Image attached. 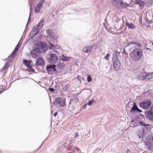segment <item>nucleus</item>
<instances>
[{
  "mask_svg": "<svg viewBox=\"0 0 153 153\" xmlns=\"http://www.w3.org/2000/svg\"><path fill=\"white\" fill-rule=\"evenodd\" d=\"M143 53V50L141 48L134 49L129 54L131 59L133 62H137L141 59Z\"/></svg>",
  "mask_w": 153,
  "mask_h": 153,
  "instance_id": "1",
  "label": "nucleus"
},
{
  "mask_svg": "<svg viewBox=\"0 0 153 153\" xmlns=\"http://www.w3.org/2000/svg\"><path fill=\"white\" fill-rule=\"evenodd\" d=\"M120 54V52H116L113 56L112 61L113 69L115 71L119 70L120 68V62L118 59L117 55Z\"/></svg>",
  "mask_w": 153,
  "mask_h": 153,
  "instance_id": "2",
  "label": "nucleus"
},
{
  "mask_svg": "<svg viewBox=\"0 0 153 153\" xmlns=\"http://www.w3.org/2000/svg\"><path fill=\"white\" fill-rule=\"evenodd\" d=\"M151 104V100L149 99L145 100L139 103L140 107L144 109H147L149 108Z\"/></svg>",
  "mask_w": 153,
  "mask_h": 153,
  "instance_id": "3",
  "label": "nucleus"
},
{
  "mask_svg": "<svg viewBox=\"0 0 153 153\" xmlns=\"http://www.w3.org/2000/svg\"><path fill=\"white\" fill-rule=\"evenodd\" d=\"M142 46L140 44L134 42H130L127 43V45L126 47H129L130 48H132L133 47H134V49H135L136 48H140L142 47Z\"/></svg>",
  "mask_w": 153,
  "mask_h": 153,
  "instance_id": "4",
  "label": "nucleus"
},
{
  "mask_svg": "<svg viewBox=\"0 0 153 153\" xmlns=\"http://www.w3.org/2000/svg\"><path fill=\"white\" fill-rule=\"evenodd\" d=\"M58 60V57L57 55L54 54H51L50 58L48 59L49 63L51 64H55Z\"/></svg>",
  "mask_w": 153,
  "mask_h": 153,
  "instance_id": "5",
  "label": "nucleus"
},
{
  "mask_svg": "<svg viewBox=\"0 0 153 153\" xmlns=\"http://www.w3.org/2000/svg\"><path fill=\"white\" fill-rule=\"evenodd\" d=\"M53 42H52L53 44H52L51 43H49V48L53 51L57 53V50L60 49V47L58 46L57 45H56L57 42L56 43H53Z\"/></svg>",
  "mask_w": 153,
  "mask_h": 153,
  "instance_id": "6",
  "label": "nucleus"
},
{
  "mask_svg": "<svg viewBox=\"0 0 153 153\" xmlns=\"http://www.w3.org/2000/svg\"><path fill=\"white\" fill-rule=\"evenodd\" d=\"M146 141L145 142V144L148 149H151L153 143V137H149L146 138Z\"/></svg>",
  "mask_w": 153,
  "mask_h": 153,
  "instance_id": "7",
  "label": "nucleus"
},
{
  "mask_svg": "<svg viewBox=\"0 0 153 153\" xmlns=\"http://www.w3.org/2000/svg\"><path fill=\"white\" fill-rule=\"evenodd\" d=\"M46 32L50 36V38L51 39L52 42L54 41L53 43H56L57 42V36L56 35L53 36V33L52 31L50 30H46Z\"/></svg>",
  "mask_w": 153,
  "mask_h": 153,
  "instance_id": "8",
  "label": "nucleus"
},
{
  "mask_svg": "<svg viewBox=\"0 0 153 153\" xmlns=\"http://www.w3.org/2000/svg\"><path fill=\"white\" fill-rule=\"evenodd\" d=\"M44 23V20L40 21L36 26L35 27L33 28V31H36V33L39 32L40 29L42 28Z\"/></svg>",
  "mask_w": 153,
  "mask_h": 153,
  "instance_id": "9",
  "label": "nucleus"
},
{
  "mask_svg": "<svg viewBox=\"0 0 153 153\" xmlns=\"http://www.w3.org/2000/svg\"><path fill=\"white\" fill-rule=\"evenodd\" d=\"M145 116L146 118L153 121V112L150 110L145 111Z\"/></svg>",
  "mask_w": 153,
  "mask_h": 153,
  "instance_id": "10",
  "label": "nucleus"
},
{
  "mask_svg": "<svg viewBox=\"0 0 153 153\" xmlns=\"http://www.w3.org/2000/svg\"><path fill=\"white\" fill-rule=\"evenodd\" d=\"M39 48H36L32 50L31 52V56L33 58H37V57L39 53Z\"/></svg>",
  "mask_w": 153,
  "mask_h": 153,
  "instance_id": "11",
  "label": "nucleus"
},
{
  "mask_svg": "<svg viewBox=\"0 0 153 153\" xmlns=\"http://www.w3.org/2000/svg\"><path fill=\"white\" fill-rule=\"evenodd\" d=\"M94 47V45H89L84 47L82 49L83 51L85 53H90Z\"/></svg>",
  "mask_w": 153,
  "mask_h": 153,
  "instance_id": "12",
  "label": "nucleus"
},
{
  "mask_svg": "<svg viewBox=\"0 0 153 153\" xmlns=\"http://www.w3.org/2000/svg\"><path fill=\"white\" fill-rule=\"evenodd\" d=\"M56 66L55 65H48L46 67L47 71L48 72H54L56 71Z\"/></svg>",
  "mask_w": 153,
  "mask_h": 153,
  "instance_id": "13",
  "label": "nucleus"
},
{
  "mask_svg": "<svg viewBox=\"0 0 153 153\" xmlns=\"http://www.w3.org/2000/svg\"><path fill=\"white\" fill-rule=\"evenodd\" d=\"M56 102L61 107H64L65 105V100L62 98H58L56 99Z\"/></svg>",
  "mask_w": 153,
  "mask_h": 153,
  "instance_id": "14",
  "label": "nucleus"
},
{
  "mask_svg": "<svg viewBox=\"0 0 153 153\" xmlns=\"http://www.w3.org/2000/svg\"><path fill=\"white\" fill-rule=\"evenodd\" d=\"M45 64V60L42 58H39L37 59L35 63L36 66L43 65Z\"/></svg>",
  "mask_w": 153,
  "mask_h": 153,
  "instance_id": "15",
  "label": "nucleus"
},
{
  "mask_svg": "<svg viewBox=\"0 0 153 153\" xmlns=\"http://www.w3.org/2000/svg\"><path fill=\"white\" fill-rule=\"evenodd\" d=\"M23 63L28 68H31L33 66V63L31 60L27 61L26 60H24Z\"/></svg>",
  "mask_w": 153,
  "mask_h": 153,
  "instance_id": "16",
  "label": "nucleus"
},
{
  "mask_svg": "<svg viewBox=\"0 0 153 153\" xmlns=\"http://www.w3.org/2000/svg\"><path fill=\"white\" fill-rule=\"evenodd\" d=\"M44 2V0H40L35 7V10H39L42 8Z\"/></svg>",
  "mask_w": 153,
  "mask_h": 153,
  "instance_id": "17",
  "label": "nucleus"
},
{
  "mask_svg": "<svg viewBox=\"0 0 153 153\" xmlns=\"http://www.w3.org/2000/svg\"><path fill=\"white\" fill-rule=\"evenodd\" d=\"M146 74V72L140 73L137 75V78L140 80H145Z\"/></svg>",
  "mask_w": 153,
  "mask_h": 153,
  "instance_id": "18",
  "label": "nucleus"
},
{
  "mask_svg": "<svg viewBox=\"0 0 153 153\" xmlns=\"http://www.w3.org/2000/svg\"><path fill=\"white\" fill-rule=\"evenodd\" d=\"M121 1V0H114L113 1V5L116 7H120Z\"/></svg>",
  "mask_w": 153,
  "mask_h": 153,
  "instance_id": "19",
  "label": "nucleus"
},
{
  "mask_svg": "<svg viewBox=\"0 0 153 153\" xmlns=\"http://www.w3.org/2000/svg\"><path fill=\"white\" fill-rule=\"evenodd\" d=\"M38 48L39 49L40 52L41 51H42L44 52H45L47 50V48L45 45H41L39 46V48Z\"/></svg>",
  "mask_w": 153,
  "mask_h": 153,
  "instance_id": "20",
  "label": "nucleus"
},
{
  "mask_svg": "<svg viewBox=\"0 0 153 153\" xmlns=\"http://www.w3.org/2000/svg\"><path fill=\"white\" fill-rule=\"evenodd\" d=\"M137 111L139 112H142L141 110L139 109L138 108L136 105L135 104V103H134V105L132 107V108H131L130 111L131 113H132V111Z\"/></svg>",
  "mask_w": 153,
  "mask_h": 153,
  "instance_id": "21",
  "label": "nucleus"
},
{
  "mask_svg": "<svg viewBox=\"0 0 153 153\" xmlns=\"http://www.w3.org/2000/svg\"><path fill=\"white\" fill-rule=\"evenodd\" d=\"M145 76V80H146L151 79L153 77V73L147 74L146 73V74Z\"/></svg>",
  "mask_w": 153,
  "mask_h": 153,
  "instance_id": "22",
  "label": "nucleus"
},
{
  "mask_svg": "<svg viewBox=\"0 0 153 153\" xmlns=\"http://www.w3.org/2000/svg\"><path fill=\"white\" fill-rule=\"evenodd\" d=\"M65 66V64L63 61L59 62L57 65V68L62 69Z\"/></svg>",
  "mask_w": 153,
  "mask_h": 153,
  "instance_id": "23",
  "label": "nucleus"
},
{
  "mask_svg": "<svg viewBox=\"0 0 153 153\" xmlns=\"http://www.w3.org/2000/svg\"><path fill=\"white\" fill-rule=\"evenodd\" d=\"M60 58L63 61H68L70 59V57H67L62 55V56H60Z\"/></svg>",
  "mask_w": 153,
  "mask_h": 153,
  "instance_id": "24",
  "label": "nucleus"
},
{
  "mask_svg": "<svg viewBox=\"0 0 153 153\" xmlns=\"http://www.w3.org/2000/svg\"><path fill=\"white\" fill-rule=\"evenodd\" d=\"M126 25L129 29H134L135 27L134 25L131 23H128L127 22L126 23Z\"/></svg>",
  "mask_w": 153,
  "mask_h": 153,
  "instance_id": "25",
  "label": "nucleus"
},
{
  "mask_svg": "<svg viewBox=\"0 0 153 153\" xmlns=\"http://www.w3.org/2000/svg\"><path fill=\"white\" fill-rule=\"evenodd\" d=\"M128 4H127L126 3L123 2V1H122L120 7H121L122 8H126L127 7H128Z\"/></svg>",
  "mask_w": 153,
  "mask_h": 153,
  "instance_id": "26",
  "label": "nucleus"
},
{
  "mask_svg": "<svg viewBox=\"0 0 153 153\" xmlns=\"http://www.w3.org/2000/svg\"><path fill=\"white\" fill-rule=\"evenodd\" d=\"M140 123L142 125L145 127L147 128H149V126H150L149 124H146L143 122L141 121L140 122Z\"/></svg>",
  "mask_w": 153,
  "mask_h": 153,
  "instance_id": "27",
  "label": "nucleus"
},
{
  "mask_svg": "<svg viewBox=\"0 0 153 153\" xmlns=\"http://www.w3.org/2000/svg\"><path fill=\"white\" fill-rule=\"evenodd\" d=\"M9 64L8 63H6L5 64L4 66L3 67L2 70H4L5 71L7 70L8 68V67H9Z\"/></svg>",
  "mask_w": 153,
  "mask_h": 153,
  "instance_id": "28",
  "label": "nucleus"
},
{
  "mask_svg": "<svg viewBox=\"0 0 153 153\" xmlns=\"http://www.w3.org/2000/svg\"><path fill=\"white\" fill-rule=\"evenodd\" d=\"M17 51L14 49V51H13V52L12 53L11 55V56L13 58H14L16 56V52Z\"/></svg>",
  "mask_w": 153,
  "mask_h": 153,
  "instance_id": "29",
  "label": "nucleus"
},
{
  "mask_svg": "<svg viewBox=\"0 0 153 153\" xmlns=\"http://www.w3.org/2000/svg\"><path fill=\"white\" fill-rule=\"evenodd\" d=\"M131 125H132L133 126H134V127L136 126V125H137V122L135 121V120H133L131 123Z\"/></svg>",
  "mask_w": 153,
  "mask_h": 153,
  "instance_id": "30",
  "label": "nucleus"
},
{
  "mask_svg": "<svg viewBox=\"0 0 153 153\" xmlns=\"http://www.w3.org/2000/svg\"><path fill=\"white\" fill-rule=\"evenodd\" d=\"M31 10L30 11V13L29 18L28 21L27 22V25H26V27H27L28 26V25L30 23V16H31Z\"/></svg>",
  "mask_w": 153,
  "mask_h": 153,
  "instance_id": "31",
  "label": "nucleus"
},
{
  "mask_svg": "<svg viewBox=\"0 0 153 153\" xmlns=\"http://www.w3.org/2000/svg\"><path fill=\"white\" fill-rule=\"evenodd\" d=\"M21 44L20 43V42H19L18 44L16 46L15 48V49L17 50V51H18L21 46Z\"/></svg>",
  "mask_w": 153,
  "mask_h": 153,
  "instance_id": "32",
  "label": "nucleus"
},
{
  "mask_svg": "<svg viewBox=\"0 0 153 153\" xmlns=\"http://www.w3.org/2000/svg\"><path fill=\"white\" fill-rule=\"evenodd\" d=\"M87 81L88 82H90L92 81V78L90 75H89L87 77Z\"/></svg>",
  "mask_w": 153,
  "mask_h": 153,
  "instance_id": "33",
  "label": "nucleus"
},
{
  "mask_svg": "<svg viewBox=\"0 0 153 153\" xmlns=\"http://www.w3.org/2000/svg\"><path fill=\"white\" fill-rule=\"evenodd\" d=\"M94 100L92 99L91 100L89 101L87 104V105L91 106V105L92 103L94 102Z\"/></svg>",
  "mask_w": 153,
  "mask_h": 153,
  "instance_id": "34",
  "label": "nucleus"
},
{
  "mask_svg": "<svg viewBox=\"0 0 153 153\" xmlns=\"http://www.w3.org/2000/svg\"><path fill=\"white\" fill-rule=\"evenodd\" d=\"M137 3L140 6H142L143 4V2L140 0H138L137 2Z\"/></svg>",
  "mask_w": 153,
  "mask_h": 153,
  "instance_id": "35",
  "label": "nucleus"
},
{
  "mask_svg": "<svg viewBox=\"0 0 153 153\" xmlns=\"http://www.w3.org/2000/svg\"><path fill=\"white\" fill-rule=\"evenodd\" d=\"M110 56V54L109 53H108L106 54L105 56V59L106 60H108L109 57Z\"/></svg>",
  "mask_w": 153,
  "mask_h": 153,
  "instance_id": "36",
  "label": "nucleus"
},
{
  "mask_svg": "<svg viewBox=\"0 0 153 153\" xmlns=\"http://www.w3.org/2000/svg\"><path fill=\"white\" fill-rule=\"evenodd\" d=\"M48 90L51 92H53L54 91V89L53 88H49Z\"/></svg>",
  "mask_w": 153,
  "mask_h": 153,
  "instance_id": "37",
  "label": "nucleus"
},
{
  "mask_svg": "<svg viewBox=\"0 0 153 153\" xmlns=\"http://www.w3.org/2000/svg\"><path fill=\"white\" fill-rule=\"evenodd\" d=\"M78 136V135L77 133H76L74 135V138H77Z\"/></svg>",
  "mask_w": 153,
  "mask_h": 153,
  "instance_id": "38",
  "label": "nucleus"
},
{
  "mask_svg": "<svg viewBox=\"0 0 153 153\" xmlns=\"http://www.w3.org/2000/svg\"><path fill=\"white\" fill-rule=\"evenodd\" d=\"M57 112H56L54 113V114H53V116L54 117H55L57 116Z\"/></svg>",
  "mask_w": 153,
  "mask_h": 153,
  "instance_id": "39",
  "label": "nucleus"
},
{
  "mask_svg": "<svg viewBox=\"0 0 153 153\" xmlns=\"http://www.w3.org/2000/svg\"><path fill=\"white\" fill-rule=\"evenodd\" d=\"M87 104H85L83 106V108L86 109V106L87 105Z\"/></svg>",
  "mask_w": 153,
  "mask_h": 153,
  "instance_id": "40",
  "label": "nucleus"
},
{
  "mask_svg": "<svg viewBox=\"0 0 153 153\" xmlns=\"http://www.w3.org/2000/svg\"><path fill=\"white\" fill-rule=\"evenodd\" d=\"M40 10H35V12L38 13L39 12Z\"/></svg>",
  "mask_w": 153,
  "mask_h": 153,
  "instance_id": "41",
  "label": "nucleus"
},
{
  "mask_svg": "<svg viewBox=\"0 0 153 153\" xmlns=\"http://www.w3.org/2000/svg\"><path fill=\"white\" fill-rule=\"evenodd\" d=\"M150 110L152 112H153V105H152L151 109Z\"/></svg>",
  "mask_w": 153,
  "mask_h": 153,
  "instance_id": "42",
  "label": "nucleus"
},
{
  "mask_svg": "<svg viewBox=\"0 0 153 153\" xmlns=\"http://www.w3.org/2000/svg\"><path fill=\"white\" fill-rule=\"evenodd\" d=\"M3 91H3V90H1V91H0V94L2 93L3 92Z\"/></svg>",
  "mask_w": 153,
  "mask_h": 153,
  "instance_id": "43",
  "label": "nucleus"
},
{
  "mask_svg": "<svg viewBox=\"0 0 153 153\" xmlns=\"http://www.w3.org/2000/svg\"><path fill=\"white\" fill-rule=\"evenodd\" d=\"M146 49L147 50H149L150 51L151 50V49H149V48H146Z\"/></svg>",
  "mask_w": 153,
  "mask_h": 153,
  "instance_id": "44",
  "label": "nucleus"
},
{
  "mask_svg": "<svg viewBox=\"0 0 153 153\" xmlns=\"http://www.w3.org/2000/svg\"><path fill=\"white\" fill-rule=\"evenodd\" d=\"M31 71H33V72H34V69H31Z\"/></svg>",
  "mask_w": 153,
  "mask_h": 153,
  "instance_id": "45",
  "label": "nucleus"
},
{
  "mask_svg": "<svg viewBox=\"0 0 153 153\" xmlns=\"http://www.w3.org/2000/svg\"><path fill=\"white\" fill-rule=\"evenodd\" d=\"M76 149L77 150H78L79 149L77 147H76Z\"/></svg>",
  "mask_w": 153,
  "mask_h": 153,
  "instance_id": "46",
  "label": "nucleus"
},
{
  "mask_svg": "<svg viewBox=\"0 0 153 153\" xmlns=\"http://www.w3.org/2000/svg\"><path fill=\"white\" fill-rule=\"evenodd\" d=\"M143 131H144V130H143V132H142L143 134Z\"/></svg>",
  "mask_w": 153,
  "mask_h": 153,
  "instance_id": "47",
  "label": "nucleus"
},
{
  "mask_svg": "<svg viewBox=\"0 0 153 153\" xmlns=\"http://www.w3.org/2000/svg\"><path fill=\"white\" fill-rule=\"evenodd\" d=\"M125 53V52H124V51H123V53Z\"/></svg>",
  "mask_w": 153,
  "mask_h": 153,
  "instance_id": "48",
  "label": "nucleus"
},
{
  "mask_svg": "<svg viewBox=\"0 0 153 153\" xmlns=\"http://www.w3.org/2000/svg\"><path fill=\"white\" fill-rule=\"evenodd\" d=\"M152 45L153 46V42L152 43Z\"/></svg>",
  "mask_w": 153,
  "mask_h": 153,
  "instance_id": "49",
  "label": "nucleus"
}]
</instances>
